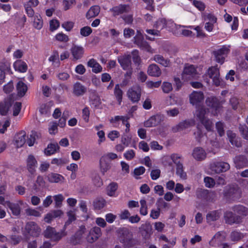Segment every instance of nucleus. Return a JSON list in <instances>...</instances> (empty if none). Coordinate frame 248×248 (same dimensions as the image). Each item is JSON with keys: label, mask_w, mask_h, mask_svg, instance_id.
Returning a JSON list of instances; mask_svg holds the SVG:
<instances>
[{"label": "nucleus", "mask_w": 248, "mask_h": 248, "mask_svg": "<svg viewBox=\"0 0 248 248\" xmlns=\"http://www.w3.org/2000/svg\"><path fill=\"white\" fill-rule=\"evenodd\" d=\"M124 156L127 160H131L135 156V153L132 149L127 151L124 154Z\"/></svg>", "instance_id": "64"}, {"label": "nucleus", "mask_w": 248, "mask_h": 248, "mask_svg": "<svg viewBox=\"0 0 248 248\" xmlns=\"http://www.w3.org/2000/svg\"><path fill=\"white\" fill-rule=\"evenodd\" d=\"M55 37L56 39L60 42L66 43L69 40V37L62 32L57 33Z\"/></svg>", "instance_id": "55"}, {"label": "nucleus", "mask_w": 248, "mask_h": 248, "mask_svg": "<svg viewBox=\"0 0 248 248\" xmlns=\"http://www.w3.org/2000/svg\"><path fill=\"white\" fill-rule=\"evenodd\" d=\"M131 59H132L134 63L136 65H140L141 62V59L140 56H139L138 50H134L133 51H132L131 53Z\"/></svg>", "instance_id": "51"}, {"label": "nucleus", "mask_w": 248, "mask_h": 248, "mask_svg": "<svg viewBox=\"0 0 248 248\" xmlns=\"http://www.w3.org/2000/svg\"><path fill=\"white\" fill-rule=\"evenodd\" d=\"M230 168L229 163L225 162H214L210 165V169L216 173L226 172Z\"/></svg>", "instance_id": "7"}, {"label": "nucleus", "mask_w": 248, "mask_h": 248, "mask_svg": "<svg viewBox=\"0 0 248 248\" xmlns=\"http://www.w3.org/2000/svg\"><path fill=\"white\" fill-rule=\"evenodd\" d=\"M154 60L156 62L162 65L165 67L168 66L170 63L169 61L165 59L162 56L160 55H155L154 57Z\"/></svg>", "instance_id": "45"}, {"label": "nucleus", "mask_w": 248, "mask_h": 248, "mask_svg": "<svg viewBox=\"0 0 248 248\" xmlns=\"http://www.w3.org/2000/svg\"><path fill=\"white\" fill-rule=\"evenodd\" d=\"M26 134L25 131H21L15 136V141L18 148L21 147L26 142Z\"/></svg>", "instance_id": "29"}, {"label": "nucleus", "mask_w": 248, "mask_h": 248, "mask_svg": "<svg viewBox=\"0 0 248 248\" xmlns=\"http://www.w3.org/2000/svg\"><path fill=\"white\" fill-rule=\"evenodd\" d=\"M60 146L57 142L50 143L45 149L44 153L46 156H50L58 152Z\"/></svg>", "instance_id": "25"}, {"label": "nucleus", "mask_w": 248, "mask_h": 248, "mask_svg": "<svg viewBox=\"0 0 248 248\" xmlns=\"http://www.w3.org/2000/svg\"><path fill=\"white\" fill-rule=\"evenodd\" d=\"M128 7V5L120 4L118 6H114L112 8L110 9V11L112 13L113 16H116L124 13L127 12L128 11L127 8Z\"/></svg>", "instance_id": "23"}, {"label": "nucleus", "mask_w": 248, "mask_h": 248, "mask_svg": "<svg viewBox=\"0 0 248 248\" xmlns=\"http://www.w3.org/2000/svg\"><path fill=\"white\" fill-rule=\"evenodd\" d=\"M242 191L237 185H229L226 186L223 192L224 198L227 201H235L241 198Z\"/></svg>", "instance_id": "2"}, {"label": "nucleus", "mask_w": 248, "mask_h": 248, "mask_svg": "<svg viewBox=\"0 0 248 248\" xmlns=\"http://www.w3.org/2000/svg\"><path fill=\"white\" fill-rule=\"evenodd\" d=\"M140 202L141 205L140 210V215L142 216L147 215L148 214V208L146 200L144 199H141Z\"/></svg>", "instance_id": "49"}, {"label": "nucleus", "mask_w": 248, "mask_h": 248, "mask_svg": "<svg viewBox=\"0 0 248 248\" xmlns=\"http://www.w3.org/2000/svg\"><path fill=\"white\" fill-rule=\"evenodd\" d=\"M27 85L22 81H19L16 85L17 94L19 96L23 97L25 95L27 91Z\"/></svg>", "instance_id": "39"}, {"label": "nucleus", "mask_w": 248, "mask_h": 248, "mask_svg": "<svg viewBox=\"0 0 248 248\" xmlns=\"http://www.w3.org/2000/svg\"><path fill=\"white\" fill-rule=\"evenodd\" d=\"M87 92V88L77 81L73 85V93L77 96L83 95Z\"/></svg>", "instance_id": "21"}, {"label": "nucleus", "mask_w": 248, "mask_h": 248, "mask_svg": "<svg viewBox=\"0 0 248 248\" xmlns=\"http://www.w3.org/2000/svg\"><path fill=\"white\" fill-rule=\"evenodd\" d=\"M222 232H217L209 241V244L212 247H216L224 239V236L222 235Z\"/></svg>", "instance_id": "26"}, {"label": "nucleus", "mask_w": 248, "mask_h": 248, "mask_svg": "<svg viewBox=\"0 0 248 248\" xmlns=\"http://www.w3.org/2000/svg\"><path fill=\"white\" fill-rule=\"evenodd\" d=\"M117 59L123 70H126L131 67V55L130 54L120 56L118 57Z\"/></svg>", "instance_id": "14"}, {"label": "nucleus", "mask_w": 248, "mask_h": 248, "mask_svg": "<svg viewBox=\"0 0 248 248\" xmlns=\"http://www.w3.org/2000/svg\"><path fill=\"white\" fill-rule=\"evenodd\" d=\"M230 142L232 145L237 147H240L242 146L240 140L235 137V134H232V135L230 137Z\"/></svg>", "instance_id": "52"}, {"label": "nucleus", "mask_w": 248, "mask_h": 248, "mask_svg": "<svg viewBox=\"0 0 248 248\" xmlns=\"http://www.w3.org/2000/svg\"><path fill=\"white\" fill-rule=\"evenodd\" d=\"M183 74L194 77L197 74V70L193 65L186 66L183 70Z\"/></svg>", "instance_id": "41"}, {"label": "nucleus", "mask_w": 248, "mask_h": 248, "mask_svg": "<svg viewBox=\"0 0 248 248\" xmlns=\"http://www.w3.org/2000/svg\"><path fill=\"white\" fill-rule=\"evenodd\" d=\"M170 158L176 166L179 164H182L181 163L182 156L178 154H172L170 155Z\"/></svg>", "instance_id": "59"}, {"label": "nucleus", "mask_w": 248, "mask_h": 248, "mask_svg": "<svg viewBox=\"0 0 248 248\" xmlns=\"http://www.w3.org/2000/svg\"><path fill=\"white\" fill-rule=\"evenodd\" d=\"M239 131L242 137L246 140H248V127L246 125L239 126Z\"/></svg>", "instance_id": "60"}, {"label": "nucleus", "mask_w": 248, "mask_h": 248, "mask_svg": "<svg viewBox=\"0 0 248 248\" xmlns=\"http://www.w3.org/2000/svg\"><path fill=\"white\" fill-rule=\"evenodd\" d=\"M224 218L226 223L229 225L239 223L242 220L240 216L235 215L231 211L225 212L224 214Z\"/></svg>", "instance_id": "12"}, {"label": "nucleus", "mask_w": 248, "mask_h": 248, "mask_svg": "<svg viewBox=\"0 0 248 248\" xmlns=\"http://www.w3.org/2000/svg\"><path fill=\"white\" fill-rule=\"evenodd\" d=\"M114 94L116 98V99L118 102V104L120 105L122 102L123 92L120 88L119 84H117L115 86L114 90Z\"/></svg>", "instance_id": "38"}, {"label": "nucleus", "mask_w": 248, "mask_h": 248, "mask_svg": "<svg viewBox=\"0 0 248 248\" xmlns=\"http://www.w3.org/2000/svg\"><path fill=\"white\" fill-rule=\"evenodd\" d=\"M45 185V181L44 180L43 176L41 175H38L37 177L35 184H34V189L36 190L38 188L37 187V186L39 187H44Z\"/></svg>", "instance_id": "57"}, {"label": "nucleus", "mask_w": 248, "mask_h": 248, "mask_svg": "<svg viewBox=\"0 0 248 248\" xmlns=\"http://www.w3.org/2000/svg\"><path fill=\"white\" fill-rule=\"evenodd\" d=\"M67 216L68 217V219L65 222L64 227L63 228V229L64 230V231H65L66 227L70 224H71L73 221H75L76 219V216L75 214L73 213V212L72 211H70L67 213Z\"/></svg>", "instance_id": "46"}, {"label": "nucleus", "mask_w": 248, "mask_h": 248, "mask_svg": "<svg viewBox=\"0 0 248 248\" xmlns=\"http://www.w3.org/2000/svg\"><path fill=\"white\" fill-rule=\"evenodd\" d=\"M6 73L12 74L10 64L8 63L0 64V84L4 82Z\"/></svg>", "instance_id": "20"}, {"label": "nucleus", "mask_w": 248, "mask_h": 248, "mask_svg": "<svg viewBox=\"0 0 248 248\" xmlns=\"http://www.w3.org/2000/svg\"><path fill=\"white\" fill-rule=\"evenodd\" d=\"M220 211L218 210L209 212L206 215V217L207 222L209 223L211 222L217 220L220 217Z\"/></svg>", "instance_id": "32"}, {"label": "nucleus", "mask_w": 248, "mask_h": 248, "mask_svg": "<svg viewBox=\"0 0 248 248\" xmlns=\"http://www.w3.org/2000/svg\"><path fill=\"white\" fill-rule=\"evenodd\" d=\"M90 104L95 108H98L99 106L101 104V100L98 96L96 93H94L90 98Z\"/></svg>", "instance_id": "44"}, {"label": "nucleus", "mask_w": 248, "mask_h": 248, "mask_svg": "<svg viewBox=\"0 0 248 248\" xmlns=\"http://www.w3.org/2000/svg\"><path fill=\"white\" fill-rule=\"evenodd\" d=\"M43 20L41 16L38 13L36 14L33 17V27L35 29L40 30L43 28Z\"/></svg>", "instance_id": "33"}, {"label": "nucleus", "mask_w": 248, "mask_h": 248, "mask_svg": "<svg viewBox=\"0 0 248 248\" xmlns=\"http://www.w3.org/2000/svg\"><path fill=\"white\" fill-rule=\"evenodd\" d=\"M100 166L101 171L103 174H105V172H106L110 168L109 163L107 162L102 158L100 160Z\"/></svg>", "instance_id": "50"}, {"label": "nucleus", "mask_w": 248, "mask_h": 248, "mask_svg": "<svg viewBox=\"0 0 248 248\" xmlns=\"http://www.w3.org/2000/svg\"><path fill=\"white\" fill-rule=\"evenodd\" d=\"M62 214V212L60 210L51 211L46 215L44 220L47 223H50L53 219L61 217Z\"/></svg>", "instance_id": "24"}, {"label": "nucleus", "mask_w": 248, "mask_h": 248, "mask_svg": "<svg viewBox=\"0 0 248 248\" xmlns=\"http://www.w3.org/2000/svg\"><path fill=\"white\" fill-rule=\"evenodd\" d=\"M106 205V201L103 198L96 199L93 202V206L95 210H101Z\"/></svg>", "instance_id": "42"}, {"label": "nucleus", "mask_w": 248, "mask_h": 248, "mask_svg": "<svg viewBox=\"0 0 248 248\" xmlns=\"http://www.w3.org/2000/svg\"><path fill=\"white\" fill-rule=\"evenodd\" d=\"M93 32V30L89 26H85L80 30V33L83 37L89 36Z\"/></svg>", "instance_id": "54"}, {"label": "nucleus", "mask_w": 248, "mask_h": 248, "mask_svg": "<svg viewBox=\"0 0 248 248\" xmlns=\"http://www.w3.org/2000/svg\"><path fill=\"white\" fill-rule=\"evenodd\" d=\"M37 165V161L34 156L32 155H29L26 159V167L30 173L31 174L35 173Z\"/></svg>", "instance_id": "13"}, {"label": "nucleus", "mask_w": 248, "mask_h": 248, "mask_svg": "<svg viewBox=\"0 0 248 248\" xmlns=\"http://www.w3.org/2000/svg\"><path fill=\"white\" fill-rule=\"evenodd\" d=\"M90 114V108L86 106L82 110V117L86 123L89 122Z\"/></svg>", "instance_id": "56"}, {"label": "nucleus", "mask_w": 248, "mask_h": 248, "mask_svg": "<svg viewBox=\"0 0 248 248\" xmlns=\"http://www.w3.org/2000/svg\"><path fill=\"white\" fill-rule=\"evenodd\" d=\"M224 101L219 97L211 96L206 98L205 104L208 110L214 116H217L222 110Z\"/></svg>", "instance_id": "1"}, {"label": "nucleus", "mask_w": 248, "mask_h": 248, "mask_svg": "<svg viewBox=\"0 0 248 248\" xmlns=\"http://www.w3.org/2000/svg\"><path fill=\"white\" fill-rule=\"evenodd\" d=\"M167 20L165 18L158 19L154 26L157 29L162 30L164 28H167Z\"/></svg>", "instance_id": "48"}, {"label": "nucleus", "mask_w": 248, "mask_h": 248, "mask_svg": "<svg viewBox=\"0 0 248 248\" xmlns=\"http://www.w3.org/2000/svg\"><path fill=\"white\" fill-rule=\"evenodd\" d=\"M102 235L101 230L99 227L95 226L91 228L87 236V240L90 243L96 241Z\"/></svg>", "instance_id": "10"}, {"label": "nucleus", "mask_w": 248, "mask_h": 248, "mask_svg": "<svg viewBox=\"0 0 248 248\" xmlns=\"http://www.w3.org/2000/svg\"><path fill=\"white\" fill-rule=\"evenodd\" d=\"M216 128L219 136L222 137L224 135V125L223 123L220 121L217 122L216 124Z\"/></svg>", "instance_id": "53"}, {"label": "nucleus", "mask_w": 248, "mask_h": 248, "mask_svg": "<svg viewBox=\"0 0 248 248\" xmlns=\"http://www.w3.org/2000/svg\"><path fill=\"white\" fill-rule=\"evenodd\" d=\"M134 43L141 49L148 51L150 48L149 43L144 40L142 34L140 31H137V33L134 37Z\"/></svg>", "instance_id": "8"}, {"label": "nucleus", "mask_w": 248, "mask_h": 248, "mask_svg": "<svg viewBox=\"0 0 248 248\" xmlns=\"http://www.w3.org/2000/svg\"><path fill=\"white\" fill-rule=\"evenodd\" d=\"M176 173L181 179L184 180L186 179L187 175L186 172H185L184 170L183 164H179L178 166H176Z\"/></svg>", "instance_id": "47"}, {"label": "nucleus", "mask_w": 248, "mask_h": 248, "mask_svg": "<svg viewBox=\"0 0 248 248\" xmlns=\"http://www.w3.org/2000/svg\"><path fill=\"white\" fill-rule=\"evenodd\" d=\"M159 116H153L150 117L147 121L144 122V125L147 127H153L156 126L159 122L157 121Z\"/></svg>", "instance_id": "43"}, {"label": "nucleus", "mask_w": 248, "mask_h": 248, "mask_svg": "<svg viewBox=\"0 0 248 248\" xmlns=\"http://www.w3.org/2000/svg\"><path fill=\"white\" fill-rule=\"evenodd\" d=\"M70 51L73 57V60L77 61L83 57L85 50L81 46L73 45L70 48Z\"/></svg>", "instance_id": "11"}, {"label": "nucleus", "mask_w": 248, "mask_h": 248, "mask_svg": "<svg viewBox=\"0 0 248 248\" xmlns=\"http://www.w3.org/2000/svg\"><path fill=\"white\" fill-rule=\"evenodd\" d=\"M230 50L227 46H223L220 48L213 52L216 61L221 64L224 62L225 58L229 53Z\"/></svg>", "instance_id": "6"}, {"label": "nucleus", "mask_w": 248, "mask_h": 248, "mask_svg": "<svg viewBox=\"0 0 248 248\" xmlns=\"http://www.w3.org/2000/svg\"><path fill=\"white\" fill-rule=\"evenodd\" d=\"M100 12V7L97 5L92 6L86 14L87 19H90L97 16Z\"/></svg>", "instance_id": "37"}, {"label": "nucleus", "mask_w": 248, "mask_h": 248, "mask_svg": "<svg viewBox=\"0 0 248 248\" xmlns=\"http://www.w3.org/2000/svg\"><path fill=\"white\" fill-rule=\"evenodd\" d=\"M197 196L202 200L213 202L215 200L216 194L215 192H209L207 190L201 189L197 191Z\"/></svg>", "instance_id": "9"}, {"label": "nucleus", "mask_w": 248, "mask_h": 248, "mask_svg": "<svg viewBox=\"0 0 248 248\" xmlns=\"http://www.w3.org/2000/svg\"><path fill=\"white\" fill-rule=\"evenodd\" d=\"M233 162L235 165V167L237 169H240L246 167L248 164L247 158L244 155H238L235 156L233 158Z\"/></svg>", "instance_id": "17"}, {"label": "nucleus", "mask_w": 248, "mask_h": 248, "mask_svg": "<svg viewBox=\"0 0 248 248\" xmlns=\"http://www.w3.org/2000/svg\"><path fill=\"white\" fill-rule=\"evenodd\" d=\"M6 205L11 211L13 215L15 216H18L21 213V207L17 203H13L9 201L6 202Z\"/></svg>", "instance_id": "31"}, {"label": "nucleus", "mask_w": 248, "mask_h": 248, "mask_svg": "<svg viewBox=\"0 0 248 248\" xmlns=\"http://www.w3.org/2000/svg\"><path fill=\"white\" fill-rule=\"evenodd\" d=\"M25 232L31 237H38L41 233V229L36 222L29 221L25 225Z\"/></svg>", "instance_id": "5"}, {"label": "nucleus", "mask_w": 248, "mask_h": 248, "mask_svg": "<svg viewBox=\"0 0 248 248\" xmlns=\"http://www.w3.org/2000/svg\"><path fill=\"white\" fill-rule=\"evenodd\" d=\"M127 94L128 98L133 103H138L140 99L141 92L139 89L130 88L128 89Z\"/></svg>", "instance_id": "16"}, {"label": "nucleus", "mask_w": 248, "mask_h": 248, "mask_svg": "<svg viewBox=\"0 0 248 248\" xmlns=\"http://www.w3.org/2000/svg\"><path fill=\"white\" fill-rule=\"evenodd\" d=\"M60 26V23L57 19H52L49 22L50 31H53L57 30Z\"/></svg>", "instance_id": "62"}, {"label": "nucleus", "mask_w": 248, "mask_h": 248, "mask_svg": "<svg viewBox=\"0 0 248 248\" xmlns=\"http://www.w3.org/2000/svg\"><path fill=\"white\" fill-rule=\"evenodd\" d=\"M193 157L197 161H202L206 157V153L202 147H196L193 149Z\"/></svg>", "instance_id": "22"}, {"label": "nucleus", "mask_w": 248, "mask_h": 248, "mask_svg": "<svg viewBox=\"0 0 248 248\" xmlns=\"http://www.w3.org/2000/svg\"><path fill=\"white\" fill-rule=\"evenodd\" d=\"M46 180L50 183H59L62 184L64 182L65 179L61 174L50 172L46 176Z\"/></svg>", "instance_id": "15"}, {"label": "nucleus", "mask_w": 248, "mask_h": 248, "mask_svg": "<svg viewBox=\"0 0 248 248\" xmlns=\"http://www.w3.org/2000/svg\"><path fill=\"white\" fill-rule=\"evenodd\" d=\"M118 186L116 182H111L107 187V195L110 197H116L118 196L116 194V191L117 190Z\"/></svg>", "instance_id": "36"}, {"label": "nucleus", "mask_w": 248, "mask_h": 248, "mask_svg": "<svg viewBox=\"0 0 248 248\" xmlns=\"http://www.w3.org/2000/svg\"><path fill=\"white\" fill-rule=\"evenodd\" d=\"M140 232L144 239H149L153 233L152 227L149 223L142 224L139 228Z\"/></svg>", "instance_id": "19"}, {"label": "nucleus", "mask_w": 248, "mask_h": 248, "mask_svg": "<svg viewBox=\"0 0 248 248\" xmlns=\"http://www.w3.org/2000/svg\"><path fill=\"white\" fill-rule=\"evenodd\" d=\"M147 73L150 76L158 77L161 74V71L158 65L152 64L148 66Z\"/></svg>", "instance_id": "28"}, {"label": "nucleus", "mask_w": 248, "mask_h": 248, "mask_svg": "<svg viewBox=\"0 0 248 248\" xmlns=\"http://www.w3.org/2000/svg\"><path fill=\"white\" fill-rule=\"evenodd\" d=\"M193 5L200 11H203L205 10V4L201 1L194 0Z\"/></svg>", "instance_id": "63"}, {"label": "nucleus", "mask_w": 248, "mask_h": 248, "mask_svg": "<svg viewBox=\"0 0 248 248\" xmlns=\"http://www.w3.org/2000/svg\"><path fill=\"white\" fill-rule=\"evenodd\" d=\"M11 106V104L10 102H0V114L2 116L6 115Z\"/></svg>", "instance_id": "40"}, {"label": "nucleus", "mask_w": 248, "mask_h": 248, "mask_svg": "<svg viewBox=\"0 0 248 248\" xmlns=\"http://www.w3.org/2000/svg\"><path fill=\"white\" fill-rule=\"evenodd\" d=\"M14 69L20 73H25L28 69L26 63L21 60H16L13 64Z\"/></svg>", "instance_id": "27"}, {"label": "nucleus", "mask_w": 248, "mask_h": 248, "mask_svg": "<svg viewBox=\"0 0 248 248\" xmlns=\"http://www.w3.org/2000/svg\"><path fill=\"white\" fill-rule=\"evenodd\" d=\"M232 209L235 213L242 216H247L248 215V209L242 205H235L232 207Z\"/></svg>", "instance_id": "34"}, {"label": "nucleus", "mask_w": 248, "mask_h": 248, "mask_svg": "<svg viewBox=\"0 0 248 248\" xmlns=\"http://www.w3.org/2000/svg\"><path fill=\"white\" fill-rule=\"evenodd\" d=\"M204 182L205 186L208 188L214 187L216 184L214 179L208 176H206L204 178Z\"/></svg>", "instance_id": "58"}, {"label": "nucleus", "mask_w": 248, "mask_h": 248, "mask_svg": "<svg viewBox=\"0 0 248 248\" xmlns=\"http://www.w3.org/2000/svg\"><path fill=\"white\" fill-rule=\"evenodd\" d=\"M119 239L125 248H129L133 245L132 234L126 228H120L118 230Z\"/></svg>", "instance_id": "3"}, {"label": "nucleus", "mask_w": 248, "mask_h": 248, "mask_svg": "<svg viewBox=\"0 0 248 248\" xmlns=\"http://www.w3.org/2000/svg\"><path fill=\"white\" fill-rule=\"evenodd\" d=\"M43 234L45 238L50 239L54 242H58L66 235V232L63 229L60 232H57L55 228L47 226Z\"/></svg>", "instance_id": "4"}, {"label": "nucleus", "mask_w": 248, "mask_h": 248, "mask_svg": "<svg viewBox=\"0 0 248 248\" xmlns=\"http://www.w3.org/2000/svg\"><path fill=\"white\" fill-rule=\"evenodd\" d=\"M87 65L88 67L92 68L93 72L96 74L101 72L102 70L101 65L93 58L89 60L87 62Z\"/></svg>", "instance_id": "30"}, {"label": "nucleus", "mask_w": 248, "mask_h": 248, "mask_svg": "<svg viewBox=\"0 0 248 248\" xmlns=\"http://www.w3.org/2000/svg\"><path fill=\"white\" fill-rule=\"evenodd\" d=\"M162 91L165 93H169L172 90V85L170 82H164L161 86Z\"/></svg>", "instance_id": "61"}, {"label": "nucleus", "mask_w": 248, "mask_h": 248, "mask_svg": "<svg viewBox=\"0 0 248 248\" xmlns=\"http://www.w3.org/2000/svg\"><path fill=\"white\" fill-rule=\"evenodd\" d=\"M190 124L191 122L189 120H185L179 123L175 126L173 127L172 130L174 133H176L189 127Z\"/></svg>", "instance_id": "35"}, {"label": "nucleus", "mask_w": 248, "mask_h": 248, "mask_svg": "<svg viewBox=\"0 0 248 248\" xmlns=\"http://www.w3.org/2000/svg\"><path fill=\"white\" fill-rule=\"evenodd\" d=\"M204 99V94L202 92L193 91L189 96L190 103L193 105H197Z\"/></svg>", "instance_id": "18"}]
</instances>
